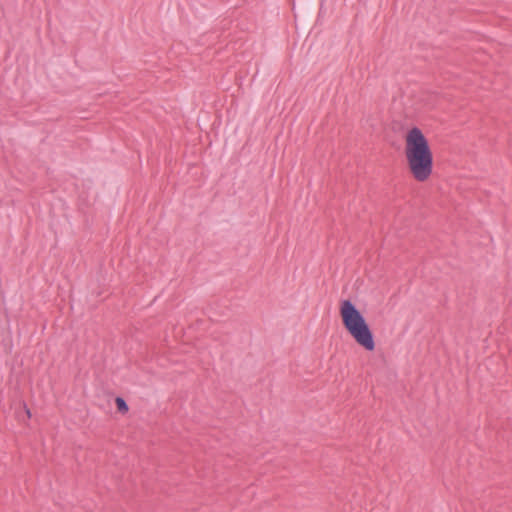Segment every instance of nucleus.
<instances>
[{
  "label": "nucleus",
  "instance_id": "f257e3e1",
  "mask_svg": "<svg viewBox=\"0 0 512 512\" xmlns=\"http://www.w3.org/2000/svg\"><path fill=\"white\" fill-rule=\"evenodd\" d=\"M405 157L412 177L425 182L433 171V153L422 130L413 126L405 135Z\"/></svg>",
  "mask_w": 512,
  "mask_h": 512
},
{
  "label": "nucleus",
  "instance_id": "f03ea898",
  "mask_svg": "<svg viewBox=\"0 0 512 512\" xmlns=\"http://www.w3.org/2000/svg\"><path fill=\"white\" fill-rule=\"evenodd\" d=\"M339 314L342 324L354 341L367 351L375 349V339L364 315L350 299L340 302Z\"/></svg>",
  "mask_w": 512,
  "mask_h": 512
},
{
  "label": "nucleus",
  "instance_id": "20e7f679",
  "mask_svg": "<svg viewBox=\"0 0 512 512\" xmlns=\"http://www.w3.org/2000/svg\"><path fill=\"white\" fill-rule=\"evenodd\" d=\"M24 408H25V411H26V414H27L28 418H30V417H31V412H30V410L28 409V407H27V405H26V404H24Z\"/></svg>",
  "mask_w": 512,
  "mask_h": 512
},
{
  "label": "nucleus",
  "instance_id": "7ed1b4c3",
  "mask_svg": "<svg viewBox=\"0 0 512 512\" xmlns=\"http://www.w3.org/2000/svg\"><path fill=\"white\" fill-rule=\"evenodd\" d=\"M115 405H116L117 410L122 414L127 413L129 410V406H128L127 402L125 401L124 398H122L120 396H117L115 398Z\"/></svg>",
  "mask_w": 512,
  "mask_h": 512
}]
</instances>
